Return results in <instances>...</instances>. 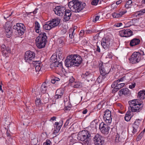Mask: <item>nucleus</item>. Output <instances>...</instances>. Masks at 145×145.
<instances>
[{"mask_svg":"<svg viewBox=\"0 0 145 145\" xmlns=\"http://www.w3.org/2000/svg\"><path fill=\"white\" fill-rule=\"evenodd\" d=\"M82 61V57L77 54L71 55L67 57L65 60V65L68 67H78Z\"/></svg>","mask_w":145,"mask_h":145,"instance_id":"obj_1","label":"nucleus"},{"mask_svg":"<svg viewBox=\"0 0 145 145\" xmlns=\"http://www.w3.org/2000/svg\"><path fill=\"white\" fill-rule=\"evenodd\" d=\"M58 53V57L57 55L54 54L51 57V63L50 64V67L53 69H62V61L64 58L63 54L60 51Z\"/></svg>","mask_w":145,"mask_h":145,"instance_id":"obj_2","label":"nucleus"},{"mask_svg":"<svg viewBox=\"0 0 145 145\" xmlns=\"http://www.w3.org/2000/svg\"><path fill=\"white\" fill-rule=\"evenodd\" d=\"M129 106L132 112H138L142 109L144 106L143 102L138 99H134L128 102Z\"/></svg>","mask_w":145,"mask_h":145,"instance_id":"obj_3","label":"nucleus"},{"mask_svg":"<svg viewBox=\"0 0 145 145\" xmlns=\"http://www.w3.org/2000/svg\"><path fill=\"white\" fill-rule=\"evenodd\" d=\"M68 5L71 11L75 12H78L84 8L86 4L77 0H73L69 2Z\"/></svg>","mask_w":145,"mask_h":145,"instance_id":"obj_4","label":"nucleus"},{"mask_svg":"<svg viewBox=\"0 0 145 145\" xmlns=\"http://www.w3.org/2000/svg\"><path fill=\"white\" fill-rule=\"evenodd\" d=\"M91 134L88 131H82L79 133L77 137L78 140L82 141L84 145H88L91 139Z\"/></svg>","mask_w":145,"mask_h":145,"instance_id":"obj_5","label":"nucleus"},{"mask_svg":"<svg viewBox=\"0 0 145 145\" xmlns=\"http://www.w3.org/2000/svg\"><path fill=\"white\" fill-rule=\"evenodd\" d=\"M47 37L44 32H42L35 40L36 45L39 48H44L46 45Z\"/></svg>","mask_w":145,"mask_h":145,"instance_id":"obj_6","label":"nucleus"},{"mask_svg":"<svg viewBox=\"0 0 145 145\" xmlns=\"http://www.w3.org/2000/svg\"><path fill=\"white\" fill-rule=\"evenodd\" d=\"M142 52L141 53L139 52H135L129 58V61L132 64L138 63L141 60L145 59V55Z\"/></svg>","mask_w":145,"mask_h":145,"instance_id":"obj_7","label":"nucleus"},{"mask_svg":"<svg viewBox=\"0 0 145 145\" xmlns=\"http://www.w3.org/2000/svg\"><path fill=\"white\" fill-rule=\"evenodd\" d=\"M13 29L15 30L16 35L18 36H21L24 34L25 31V27L24 24L21 23H17L13 27Z\"/></svg>","mask_w":145,"mask_h":145,"instance_id":"obj_8","label":"nucleus"},{"mask_svg":"<svg viewBox=\"0 0 145 145\" xmlns=\"http://www.w3.org/2000/svg\"><path fill=\"white\" fill-rule=\"evenodd\" d=\"M104 138L98 134L95 135L93 138V142L95 145H105Z\"/></svg>","mask_w":145,"mask_h":145,"instance_id":"obj_9","label":"nucleus"},{"mask_svg":"<svg viewBox=\"0 0 145 145\" xmlns=\"http://www.w3.org/2000/svg\"><path fill=\"white\" fill-rule=\"evenodd\" d=\"M35 57V53L30 51L26 52L25 53L24 59L25 61L30 63Z\"/></svg>","mask_w":145,"mask_h":145,"instance_id":"obj_10","label":"nucleus"},{"mask_svg":"<svg viewBox=\"0 0 145 145\" xmlns=\"http://www.w3.org/2000/svg\"><path fill=\"white\" fill-rule=\"evenodd\" d=\"M119 35L121 37H128L132 36V31L129 29H123L119 31Z\"/></svg>","mask_w":145,"mask_h":145,"instance_id":"obj_11","label":"nucleus"},{"mask_svg":"<svg viewBox=\"0 0 145 145\" xmlns=\"http://www.w3.org/2000/svg\"><path fill=\"white\" fill-rule=\"evenodd\" d=\"M111 42V41L109 38H103L101 41L102 46L105 50H108L110 47Z\"/></svg>","mask_w":145,"mask_h":145,"instance_id":"obj_12","label":"nucleus"},{"mask_svg":"<svg viewBox=\"0 0 145 145\" xmlns=\"http://www.w3.org/2000/svg\"><path fill=\"white\" fill-rule=\"evenodd\" d=\"M65 10V7L61 6H57L54 9V11L56 14L61 17L64 15Z\"/></svg>","mask_w":145,"mask_h":145,"instance_id":"obj_13","label":"nucleus"},{"mask_svg":"<svg viewBox=\"0 0 145 145\" xmlns=\"http://www.w3.org/2000/svg\"><path fill=\"white\" fill-rule=\"evenodd\" d=\"M110 129L108 125L103 122L101 123L99 125V129L101 133L104 135H106L108 133Z\"/></svg>","mask_w":145,"mask_h":145,"instance_id":"obj_14","label":"nucleus"},{"mask_svg":"<svg viewBox=\"0 0 145 145\" xmlns=\"http://www.w3.org/2000/svg\"><path fill=\"white\" fill-rule=\"evenodd\" d=\"M104 113L103 118L105 120L107 123H110L112 120L110 111L108 109H107L104 112Z\"/></svg>","mask_w":145,"mask_h":145,"instance_id":"obj_15","label":"nucleus"},{"mask_svg":"<svg viewBox=\"0 0 145 145\" xmlns=\"http://www.w3.org/2000/svg\"><path fill=\"white\" fill-rule=\"evenodd\" d=\"M94 75L93 73L89 71H86L84 73H83L81 76L83 78L85 79L87 81L89 82L93 80Z\"/></svg>","mask_w":145,"mask_h":145,"instance_id":"obj_16","label":"nucleus"},{"mask_svg":"<svg viewBox=\"0 0 145 145\" xmlns=\"http://www.w3.org/2000/svg\"><path fill=\"white\" fill-rule=\"evenodd\" d=\"M1 47L3 55L6 57L8 56V54L11 51L10 48L8 47H6L5 45L4 44L1 45Z\"/></svg>","mask_w":145,"mask_h":145,"instance_id":"obj_17","label":"nucleus"},{"mask_svg":"<svg viewBox=\"0 0 145 145\" xmlns=\"http://www.w3.org/2000/svg\"><path fill=\"white\" fill-rule=\"evenodd\" d=\"M141 121L140 120L137 119L133 123V130L132 132L133 133H135L137 132V130L138 128Z\"/></svg>","mask_w":145,"mask_h":145,"instance_id":"obj_18","label":"nucleus"},{"mask_svg":"<svg viewBox=\"0 0 145 145\" xmlns=\"http://www.w3.org/2000/svg\"><path fill=\"white\" fill-rule=\"evenodd\" d=\"M61 123L60 122H56L54 124V127L56 126V128H55L53 132L54 134L56 135L59 132L63 124V121L61 120Z\"/></svg>","mask_w":145,"mask_h":145,"instance_id":"obj_19","label":"nucleus"},{"mask_svg":"<svg viewBox=\"0 0 145 145\" xmlns=\"http://www.w3.org/2000/svg\"><path fill=\"white\" fill-rule=\"evenodd\" d=\"M140 40L139 39L134 38L130 41L129 45L131 47H134L139 44Z\"/></svg>","mask_w":145,"mask_h":145,"instance_id":"obj_20","label":"nucleus"},{"mask_svg":"<svg viewBox=\"0 0 145 145\" xmlns=\"http://www.w3.org/2000/svg\"><path fill=\"white\" fill-rule=\"evenodd\" d=\"M64 14L63 21L66 22L69 20L72 14L71 11L69 10H65Z\"/></svg>","mask_w":145,"mask_h":145,"instance_id":"obj_21","label":"nucleus"},{"mask_svg":"<svg viewBox=\"0 0 145 145\" xmlns=\"http://www.w3.org/2000/svg\"><path fill=\"white\" fill-rule=\"evenodd\" d=\"M99 66L100 72L101 73L100 75H101L102 76H103L104 78H106L108 73L105 71V69H104V67H103V63H100L99 64Z\"/></svg>","mask_w":145,"mask_h":145,"instance_id":"obj_22","label":"nucleus"},{"mask_svg":"<svg viewBox=\"0 0 145 145\" xmlns=\"http://www.w3.org/2000/svg\"><path fill=\"white\" fill-rule=\"evenodd\" d=\"M118 93L120 96H121L123 94L124 95H128L130 94V91L128 88H124L120 91Z\"/></svg>","mask_w":145,"mask_h":145,"instance_id":"obj_23","label":"nucleus"},{"mask_svg":"<svg viewBox=\"0 0 145 145\" xmlns=\"http://www.w3.org/2000/svg\"><path fill=\"white\" fill-rule=\"evenodd\" d=\"M127 12L126 10H122L119 13L114 12L112 13V16L114 18H118L121 17Z\"/></svg>","mask_w":145,"mask_h":145,"instance_id":"obj_24","label":"nucleus"},{"mask_svg":"<svg viewBox=\"0 0 145 145\" xmlns=\"http://www.w3.org/2000/svg\"><path fill=\"white\" fill-rule=\"evenodd\" d=\"M60 19L58 18L53 19L51 21H50L53 27H54L57 26L60 22Z\"/></svg>","mask_w":145,"mask_h":145,"instance_id":"obj_25","label":"nucleus"},{"mask_svg":"<svg viewBox=\"0 0 145 145\" xmlns=\"http://www.w3.org/2000/svg\"><path fill=\"white\" fill-rule=\"evenodd\" d=\"M42 99L44 104L49 101V95L47 93H45L41 95Z\"/></svg>","mask_w":145,"mask_h":145,"instance_id":"obj_26","label":"nucleus"},{"mask_svg":"<svg viewBox=\"0 0 145 145\" xmlns=\"http://www.w3.org/2000/svg\"><path fill=\"white\" fill-rule=\"evenodd\" d=\"M5 29L7 37L9 38L11 36L12 33L11 28L10 26L6 27Z\"/></svg>","mask_w":145,"mask_h":145,"instance_id":"obj_27","label":"nucleus"},{"mask_svg":"<svg viewBox=\"0 0 145 145\" xmlns=\"http://www.w3.org/2000/svg\"><path fill=\"white\" fill-rule=\"evenodd\" d=\"M138 98H139L140 101L145 99V91H140L138 93Z\"/></svg>","mask_w":145,"mask_h":145,"instance_id":"obj_28","label":"nucleus"},{"mask_svg":"<svg viewBox=\"0 0 145 145\" xmlns=\"http://www.w3.org/2000/svg\"><path fill=\"white\" fill-rule=\"evenodd\" d=\"M47 86H46V84L45 82H44L42 84L40 87V91L42 93H45Z\"/></svg>","mask_w":145,"mask_h":145,"instance_id":"obj_29","label":"nucleus"},{"mask_svg":"<svg viewBox=\"0 0 145 145\" xmlns=\"http://www.w3.org/2000/svg\"><path fill=\"white\" fill-rule=\"evenodd\" d=\"M71 86L72 87L75 88H80L82 86L81 84L79 81L73 82L72 84H71Z\"/></svg>","mask_w":145,"mask_h":145,"instance_id":"obj_30","label":"nucleus"},{"mask_svg":"<svg viewBox=\"0 0 145 145\" xmlns=\"http://www.w3.org/2000/svg\"><path fill=\"white\" fill-rule=\"evenodd\" d=\"M57 92L58 94H56L55 95V97L56 98L58 99L59 95V97H61L64 93V91L63 89H58L56 91V93Z\"/></svg>","mask_w":145,"mask_h":145,"instance_id":"obj_31","label":"nucleus"},{"mask_svg":"<svg viewBox=\"0 0 145 145\" xmlns=\"http://www.w3.org/2000/svg\"><path fill=\"white\" fill-rule=\"evenodd\" d=\"M50 22H47L46 24L44 25L43 27L46 30H50L53 28Z\"/></svg>","mask_w":145,"mask_h":145,"instance_id":"obj_32","label":"nucleus"},{"mask_svg":"<svg viewBox=\"0 0 145 145\" xmlns=\"http://www.w3.org/2000/svg\"><path fill=\"white\" fill-rule=\"evenodd\" d=\"M35 32L37 33H39L40 31V25L39 23L36 21L35 22Z\"/></svg>","mask_w":145,"mask_h":145,"instance_id":"obj_33","label":"nucleus"},{"mask_svg":"<svg viewBox=\"0 0 145 145\" xmlns=\"http://www.w3.org/2000/svg\"><path fill=\"white\" fill-rule=\"evenodd\" d=\"M13 12H10L9 11H5L3 13V17L5 19H6L10 16L12 14Z\"/></svg>","mask_w":145,"mask_h":145,"instance_id":"obj_34","label":"nucleus"},{"mask_svg":"<svg viewBox=\"0 0 145 145\" xmlns=\"http://www.w3.org/2000/svg\"><path fill=\"white\" fill-rule=\"evenodd\" d=\"M35 103L37 106H41L43 104L40 98H37L35 100Z\"/></svg>","mask_w":145,"mask_h":145,"instance_id":"obj_35","label":"nucleus"},{"mask_svg":"<svg viewBox=\"0 0 145 145\" xmlns=\"http://www.w3.org/2000/svg\"><path fill=\"white\" fill-rule=\"evenodd\" d=\"M124 140V138H120V136L119 134H117L116 135L115 141L116 142H123Z\"/></svg>","mask_w":145,"mask_h":145,"instance_id":"obj_36","label":"nucleus"},{"mask_svg":"<svg viewBox=\"0 0 145 145\" xmlns=\"http://www.w3.org/2000/svg\"><path fill=\"white\" fill-rule=\"evenodd\" d=\"M130 113L131 112H127L125 115V121H129L132 117V116H131Z\"/></svg>","mask_w":145,"mask_h":145,"instance_id":"obj_37","label":"nucleus"},{"mask_svg":"<svg viewBox=\"0 0 145 145\" xmlns=\"http://www.w3.org/2000/svg\"><path fill=\"white\" fill-rule=\"evenodd\" d=\"M32 64L34 66L36 67V66H39L40 65H42V64L39 61H33L32 62Z\"/></svg>","mask_w":145,"mask_h":145,"instance_id":"obj_38","label":"nucleus"},{"mask_svg":"<svg viewBox=\"0 0 145 145\" xmlns=\"http://www.w3.org/2000/svg\"><path fill=\"white\" fill-rule=\"evenodd\" d=\"M105 78H104L103 76L101 75H99V77L97 78V81L99 83H100L102 82V81Z\"/></svg>","mask_w":145,"mask_h":145,"instance_id":"obj_39","label":"nucleus"},{"mask_svg":"<svg viewBox=\"0 0 145 145\" xmlns=\"http://www.w3.org/2000/svg\"><path fill=\"white\" fill-rule=\"evenodd\" d=\"M95 32L96 31L95 30L88 29V30H86L85 31V33L86 34H89Z\"/></svg>","mask_w":145,"mask_h":145,"instance_id":"obj_40","label":"nucleus"},{"mask_svg":"<svg viewBox=\"0 0 145 145\" xmlns=\"http://www.w3.org/2000/svg\"><path fill=\"white\" fill-rule=\"evenodd\" d=\"M69 37L71 39H72L74 37V30L71 29L70 30L69 32Z\"/></svg>","mask_w":145,"mask_h":145,"instance_id":"obj_41","label":"nucleus"},{"mask_svg":"<svg viewBox=\"0 0 145 145\" xmlns=\"http://www.w3.org/2000/svg\"><path fill=\"white\" fill-rule=\"evenodd\" d=\"M124 85H125L124 83H120V82H118V83L117 86V88L119 90V89H120L121 88H122L124 87Z\"/></svg>","mask_w":145,"mask_h":145,"instance_id":"obj_42","label":"nucleus"},{"mask_svg":"<svg viewBox=\"0 0 145 145\" xmlns=\"http://www.w3.org/2000/svg\"><path fill=\"white\" fill-rule=\"evenodd\" d=\"M118 83V81L117 80L114 82L111 85V87L112 88H117Z\"/></svg>","mask_w":145,"mask_h":145,"instance_id":"obj_43","label":"nucleus"},{"mask_svg":"<svg viewBox=\"0 0 145 145\" xmlns=\"http://www.w3.org/2000/svg\"><path fill=\"white\" fill-rule=\"evenodd\" d=\"M99 1V0H93L91 2V4L94 5H97Z\"/></svg>","mask_w":145,"mask_h":145,"instance_id":"obj_44","label":"nucleus"},{"mask_svg":"<svg viewBox=\"0 0 145 145\" xmlns=\"http://www.w3.org/2000/svg\"><path fill=\"white\" fill-rule=\"evenodd\" d=\"M143 135L140 133L137 136L136 140L137 141H139L142 138Z\"/></svg>","mask_w":145,"mask_h":145,"instance_id":"obj_45","label":"nucleus"},{"mask_svg":"<svg viewBox=\"0 0 145 145\" xmlns=\"http://www.w3.org/2000/svg\"><path fill=\"white\" fill-rule=\"evenodd\" d=\"M42 65H40L39 66H36L35 67V69L36 71L39 72L40 71Z\"/></svg>","mask_w":145,"mask_h":145,"instance_id":"obj_46","label":"nucleus"},{"mask_svg":"<svg viewBox=\"0 0 145 145\" xmlns=\"http://www.w3.org/2000/svg\"><path fill=\"white\" fill-rule=\"evenodd\" d=\"M51 143L49 139H47L46 142L43 144V145H50Z\"/></svg>","mask_w":145,"mask_h":145,"instance_id":"obj_47","label":"nucleus"},{"mask_svg":"<svg viewBox=\"0 0 145 145\" xmlns=\"http://www.w3.org/2000/svg\"><path fill=\"white\" fill-rule=\"evenodd\" d=\"M113 88V89L112 91V92L113 93H115L116 92L119 90L117 88Z\"/></svg>","mask_w":145,"mask_h":145,"instance_id":"obj_48","label":"nucleus"},{"mask_svg":"<svg viewBox=\"0 0 145 145\" xmlns=\"http://www.w3.org/2000/svg\"><path fill=\"white\" fill-rule=\"evenodd\" d=\"M135 85L136 84L135 83H132L131 85H129V88L130 89H132L135 87Z\"/></svg>","mask_w":145,"mask_h":145,"instance_id":"obj_49","label":"nucleus"},{"mask_svg":"<svg viewBox=\"0 0 145 145\" xmlns=\"http://www.w3.org/2000/svg\"><path fill=\"white\" fill-rule=\"evenodd\" d=\"M74 79L73 77H71L69 80V82L71 83V84H72L73 82H74Z\"/></svg>","mask_w":145,"mask_h":145,"instance_id":"obj_50","label":"nucleus"},{"mask_svg":"<svg viewBox=\"0 0 145 145\" xmlns=\"http://www.w3.org/2000/svg\"><path fill=\"white\" fill-rule=\"evenodd\" d=\"M85 31H84V30H82L80 31L79 35L81 37H82L83 35H84V34H85Z\"/></svg>","mask_w":145,"mask_h":145,"instance_id":"obj_51","label":"nucleus"},{"mask_svg":"<svg viewBox=\"0 0 145 145\" xmlns=\"http://www.w3.org/2000/svg\"><path fill=\"white\" fill-rule=\"evenodd\" d=\"M69 119H68L67 120L66 122L65 123L64 125V127H66L67 125H68V124L69 123Z\"/></svg>","mask_w":145,"mask_h":145,"instance_id":"obj_52","label":"nucleus"},{"mask_svg":"<svg viewBox=\"0 0 145 145\" xmlns=\"http://www.w3.org/2000/svg\"><path fill=\"white\" fill-rule=\"evenodd\" d=\"M100 18L99 16H96L95 19H94L93 21L94 22H96Z\"/></svg>","mask_w":145,"mask_h":145,"instance_id":"obj_53","label":"nucleus"},{"mask_svg":"<svg viewBox=\"0 0 145 145\" xmlns=\"http://www.w3.org/2000/svg\"><path fill=\"white\" fill-rule=\"evenodd\" d=\"M131 6L132 5H129L126 3L125 5V7L127 9H128L129 8H131Z\"/></svg>","mask_w":145,"mask_h":145,"instance_id":"obj_54","label":"nucleus"},{"mask_svg":"<svg viewBox=\"0 0 145 145\" xmlns=\"http://www.w3.org/2000/svg\"><path fill=\"white\" fill-rule=\"evenodd\" d=\"M122 25V24L121 22H120L116 24L115 25L116 27H120Z\"/></svg>","mask_w":145,"mask_h":145,"instance_id":"obj_55","label":"nucleus"},{"mask_svg":"<svg viewBox=\"0 0 145 145\" xmlns=\"http://www.w3.org/2000/svg\"><path fill=\"white\" fill-rule=\"evenodd\" d=\"M132 3V1L131 0H129L126 2V3L129 5H132L131 4Z\"/></svg>","mask_w":145,"mask_h":145,"instance_id":"obj_56","label":"nucleus"},{"mask_svg":"<svg viewBox=\"0 0 145 145\" xmlns=\"http://www.w3.org/2000/svg\"><path fill=\"white\" fill-rule=\"evenodd\" d=\"M71 107L69 106H66L65 107V109L66 110H70L71 109Z\"/></svg>","mask_w":145,"mask_h":145,"instance_id":"obj_57","label":"nucleus"},{"mask_svg":"<svg viewBox=\"0 0 145 145\" xmlns=\"http://www.w3.org/2000/svg\"><path fill=\"white\" fill-rule=\"evenodd\" d=\"M96 47V51L98 52H100V49L98 45H97Z\"/></svg>","mask_w":145,"mask_h":145,"instance_id":"obj_58","label":"nucleus"},{"mask_svg":"<svg viewBox=\"0 0 145 145\" xmlns=\"http://www.w3.org/2000/svg\"><path fill=\"white\" fill-rule=\"evenodd\" d=\"M38 10V8H36L34 11L33 12H30V14H33V15L35 14L37 12V10Z\"/></svg>","mask_w":145,"mask_h":145,"instance_id":"obj_59","label":"nucleus"},{"mask_svg":"<svg viewBox=\"0 0 145 145\" xmlns=\"http://www.w3.org/2000/svg\"><path fill=\"white\" fill-rule=\"evenodd\" d=\"M102 105L100 103H99L97 106V108L99 109H100L102 107Z\"/></svg>","mask_w":145,"mask_h":145,"instance_id":"obj_60","label":"nucleus"},{"mask_svg":"<svg viewBox=\"0 0 145 145\" xmlns=\"http://www.w3.org/2000/svg\"><path fill=\"white\" fill-rule=\"evenodd\" d=\"M125 77V76H123V77L118 79L117 80H118V82H119L122 81L123 80Z\"/></svg>","mask_w":145,"mask_h":145,"instance_id":"obj_61","label":"nucleus"},{"mask_svg":"<svg viewBox=\"0 0 145 145\" xmlns=\"http://www.w3.org/2000/svg\"><path fill=\"white\" fill-rule=\"evenodd\" d=\"M82 42L83 44L85 45V44H88V42L86 40L84 39L82 41Z\"/></svg>","mask_w":145,"mask_h":145,"instance_id":"obj_62","label":"nucleus"},{"mask_svg":"<svg viewBox=\"0 0 145 145\" xmlns=\"http://www.w3.org/2000/svg\"><path fill=\"white\" fill-rule=\"evenodd\" d=\"M122 2V1L121 0L117 1L116 2V3L117 5H118L121 3Z\"/></svg>","mask_w":145,"mask_h":145,"instance_id":"obj_63","label":"nucleus"},{"mask_svg":"<svg viewBox=\"0 0 145 145\" xmlns=\"http://www.w3.org/2000/svg\"><path fill=\"white\" fill-rule=\"evenodd\" d=\"M6 134L7 136L8 137H10L11 136L10 134L9 133L8 131H7Z\"/></svg>","mask_w":145,"mask_h":145,"instance_id":"obj_64","label":"nucleus"}]
</instances>
